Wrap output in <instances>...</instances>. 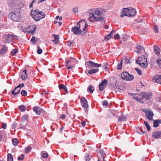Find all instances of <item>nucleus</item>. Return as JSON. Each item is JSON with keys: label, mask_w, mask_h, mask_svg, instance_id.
<instances>
[{"label": "nucleus", "mask_w": 161, "mask_h": 161, "mask_svg": "<svg viewBox=\"0 0 161 161\" xmlns=\"http://www.w3.org/2000/svg\"><path fill=\"white\" fill-rule=\"evenodd\" d=\"M103 151L102 149L100 150L98 152V153L101 154V156L103 158V160H104V157H103Z\"/></svg>", "instance_id": "3c124183"}, {"label": "nucleus", "mask_w": 161, "mask_h": 161, "mask_svg": "<svg viewBox=\"0 0 161 161\" xmlns=\"http://www.w3.org/2000/svg\"><path fill=\"white\" fill-rule=\"evenodd\" d=\"M68 42V45L69 46H70L71 44L73 42V41H68L67 42Z\"/></svg>", "instance_id": "774afa93"}, {"label": "nucleus", "mask_w": 161, "mask_h": 161, "mask_svg": "<svg viewBox=\"0 0 161 161\" xmlns=\"http://www.w3.org/2000/svg\"><path fill=\"white\" fill-rule=\"evenodd\" d=\"M24 158V156L23 154H22L19 155L18 158V160H22Z\"/></svg>", "instance_id": "8fccbe9b"}, {"label": "nucleus", "mask_w": 161, "mask_h": 161, "mask_svg": "<svg viewBox=\"0 0 161 161\" xmlns=\"http://www.w3.org/2000/svg\"><path fill=\"white\" fill-rule=\"evenodd\" d=\"M37 53L38 54H40L42 53V50L41 48H40L39 46L37 47Z\"/></svg>", "instance_id": "58836bf2"}, {"label": "nucleus", "mask_w": 161, "mask_h": 161, "mask_svg": "<svg viewBox=\"0 0 161 161\" xmlns=\"http://www.w3.org/2000/svg\"><path fill=\"white\" fill-rule=\"evenodd\" d=\"M42 157L44 158H47L48 157V154L47 153H43L42 154Z\"/></svg>", "instance_id": "13d9d810"}, {"label": "nucleus", "mask_w": 161, "mask_h": 161, "mask_svg": "<svg viewBox=\"0 0 161 161\" xmlns=\"http://www.w3.org/2000/svg\"><path fill=\"white\" fill-rule=\"evenodd\" d=\"M73 12L75 13H77L78 12V9L77 7H75L73 9Z\"/></svg>", "instance_id": "4d7b16f0"}, {"label": "nucleus", "mask_w": 161, "mask_h": 161, "mask_svg": "<svg viewBox=\"0 0 161 161\" xmlns=\"http://www.w3.org/2000/svg\"><path fill=\"white\" fill-rule=\"evenodd\" d=\"M112 36L111 35V34H108L106 36H105L104 38L103 39V41H106L107 40H108L109 39L111 38Z\"/></svg>", "instance_id": "a878e982"}, {"label": "nucleus", "mask_w": 161, "mask_h": 161, "mask_svg": "<svg viewBox=\"0 0 161 161\" xmlns=\"http://www.w3.org/2000/svg\"><path fill=\"white\" fill-rule=\"evenodd\" d=\"M146 62L147 63V59L144 55H142L139 57L137 59L136 61V63H138L139 62Z\"/></svg>", "instance_id": "2eb2a0df"}, {"label": "nucleus", "mask_w": 161, "mask_h": 161, "mask_svg": "<svg viewBox=\"0 0 161 161\" xmlns=\"http://www.w3.org/2000/svg\"><path fill=\"white\" fill-rule=\"evenodd\" d=\"M53 36L54 37V39L53 40V41L55 42V44H57L58 43V41L59 39V37L58 35L55 34H53Z\"/></svg>", "instance_id": "5701e85b"}, {"label": "nucleus", "mask_w": 161, "mask_h": 161, "mask_svg": "<svg viewBox=\"0 0 161 161\" xmlns=\"http://www.w3.org/2000/svg\"><path fill=\"white\" fill-rule=\"evenodd\" d=\"M108 103L107 101H104L103 103V105L105 106H107L108 105Z\"/></svg>", "instance_id": "0e129e2a"}, {"label": "nucleus", "mask_w": 161, "mask_h": 161, "mask_svg": "<svg viewBox=\"0 0 161 161\" xmlns=\"http://www.w3.org/2000/svg\"><path fill=\"white\" fill-rule=\"evenodd\" d=\"M20 11H14L9 13L8 17L13 21L18 22L19 21L21 18Z\"/></svg>", "instance_id": "7ed1b4c3"}, {"label": "nucleus", "mask_w": 161, "mask_h": 161, "mask_svg": "<svg viewBox=\"0 0 161 161\" xmlns=\"http://www.w3.org/2000/svg\"><path fill=\"white\" fill-rule=\"evenodd\" d=\"M108 65V64L106 62L103 63V64L102 65V66L103 68V69L107 70V66Z\"/></svg>", "instance_id": "de8ad7c7"}, {"label": "nucleus", "mask_w": 161, "mask_h": 161, "mask_svg": "<svg viewBox=\"0 0 161 161\" xmlns=\"http://www.w3.org/2000/svg\"><path fill=\"white\" fill-rule=\"evenodd\" d=\"M58 87L60 89H63L68 93V91L67 87L64 85L61 84L59 85Z\"/></svg>", "instance_id": "b1692460"}, {"label": "nucleus", "mask_w": 161, "mask_h": 161, "mask_svg": "<svg viewBox=\"0 0 161 161\" xmlns=\"http://www.w3.org/2000/svg\"><path fill=\"white\" fill-rule=\"evenodd\" d=\"M83 20H84V19H82V20H80L78 22H77L76 23V26H77V27H80V28H81V23L83 22Z\"/></svg>", "instance_id": "79ce46f5"}, {"label": "nucleus", "mask_w": 161, "mask_h": 161, "mask_svg": "<svg viewBox=\"0 0 161 161\" xmlns=\"http://www.w3.org/2000/svg\"><path fill=\"white\" fill-rule=\"evenodd\" d=\"M30 72V75L31 77H33L35 76H37V75H36L35 71H29Z\"/></svg>", "instance_id": "a19ab883"}, {"label": "nucleus", "mask_w": 161, "mask_h": 161, "mask_svg": "<svg viewBox=\"0 0 161 161\" xmlns=\"http://www.w3.org/2000/svg\"><path fill=\"white\" fill-rule=\"evenodd\" d=\"M20 91V89L18 88L16 86V87H15L14 89L12 91V94L14 95H16V94H17L19 93Z\"/></svg>", "instance_id": "412c9836"}, {"label": "nucleus", "mask_w": 161, "mask_h": 161, "mask_svg": "<svg viewBox=\"0 0 161 161\" xmlns=\"http://www.w3.org/2000/svg\"><path fill=\"white\" fill-rule=\"evenodd\" d=\"M21 94L22 96H25L27 95V92L25 90H23L21 91Z\"/></svg>", "instance_id": "a18cd8bd"}, {"label": "nucleus", "mask_w": 161, "mask_h": 161, "mask_svg": "<svg viewBox=\"0 0 161 161\" xmlns=\"http://www.w3.org/2000/svg\"><path fill=\"white\" fill-rule=\"evenodd\" d=\"M136 21L138 23H143L144 21V20L143 19H138L136 20Z\"/></svg>", "instance_id": "bf43d9fd"}, {"label": "nucleus", "mask_w": 161, "mask_h": 161, "mask_svg": "<svg viewBox=\"0 0 161 161\" xmlns=\"http://www.w3.org/2000/svg\"><path fill=\"white\" fill-rule=\"evenodd\" d=\"M130 94L133 97L134 99L142 103H143L146 101H148L151 98L152 96L151 93L148 92L142 93L140 94H136V95L131 93Z\"/></svg>", "instance_id": "f257e3e1"}, {"label": "nucleus", "mask_w": 161, "mask_h": 161, "mask_svg": "<svg viewBox=\"0 0 161 161\" xmlns=\"http://www.w3.org/2000/svg\"><path fill=\"white\" fill-rule=\"evenodd\" d=\"M33 110L38 115L40 114L42 109L39 107H36L33 108Z\"/></svg>", "instance_id": "a211bd4d"}, {"label": "nucleus", "mask_w": 161, "mask_h": 161, "mask_svg": "<svg viewBox=\"0 0 161 161\" xmlns=\"http://www.w3.org/2000/svg\"><path fill=\"white\" fill-rule=\"evenodd\" d=\"M154 51L156 54L158 56L160 54V50L159 48H158L157 46L154 45Z\"/></svg>", "instance_id": "4be33fe9"}, {"label": "nucleus", "mask_w": 161, "mask_h": 161, "mask_svg": "<svg viewBox=\"0 0 161 161\" xmlns=\"http://www.w3.org/2000/svg\"><path fill=\"white\" fill-rule=\"evenodd\" d=\"M129 8H123L122 10L120 16L122 17H124L125 16H128V14H129Z\"/></svg>", "instance_id": "ddd939ff"}, {"label": "nucleus", "mask_w": 161, "mask_h": 161, "mask_svg": "<svg viewBox=\"0 0 161 161\" xmlns=\"http://www.w3.org/2000/svg\"><path fill=\"white\" fill-rule=\"evenodd\" d=\"M142 111L145 113L146 117L149 121H151L153 120V117L154 115V114L151 109H142Z\"/></svg>", "instance_id": "0eeeda50"}, {"label": "nucleus", "mask_w": 161, "mask_h": 161, "mask_svg": "<svg viewBox=\"0 0 161 161\" xmlns=\"http://www.w3.org/2000/svg\"><path fill=\"white\" fill-rule=\"evenodd\" d=\"M2 126L3 129H5L7 128V124L3 123L2 124Z\"/></svg>", "instance_id": "052dcab7"}, {"label": "nucleus", "mask_w": 161, "mask_h": 161, "mask_svg": "<svg viewBox=\"0 0 161 161\" xmlns=\"http://www.w3.org/2000/svg\"><path fill=\"white\" fill-rule=\"evenodd\" d=\"M144 124L146 127L147 128V130L148 131H149L150 130V127L148 123L146 121H144Z\"/></svg>", "instance_id": "e433bc0d"}, {"label": "nucleus", "mask_w": 161, "mask_h": 161, "mask_svg": "<svg viewBox=\"0 0 161 161\" xmlns=\"http://www.w3.org/2000/svg\"><path fill=\"white\" fill-rule=\"evenodd\" d=\"M27 71H23L21 75V78L23 80H26L28 78Z\"/></svg>", "instance_id": "f3484780"}, {"label": "nucleus", "mask_w": 161, "mask_h": 161, "mask_svg": "<svg viewBox=\"0 0 161 161\" xmlns=\"http://www.w3.org/2000/svg\"><path fill=\"white\" fill-rule=\"evenodd\" d=\"M14 3H10L9 5V8L11 9H13V7H12V6L13 5H14Z\"/></svg>", "instance_id": "e2e57ef3"}, {"label": "nucleus", "mask_w": 161, "mask_h": 161, "mask_svg": "<svg viewBox=\"0 0 161 161\" xmlns=\"http://www.w3.org/2000/svg\"><path fill=\"white\" fill-rule=\"evenodd\" d=\"M159 123H161V119L154 120L153 122V126L154 127H157L158 126Z\"/></svg>", "instance_id": "aec40b11"}, {"label": "nucleus", "mask_w": 161, "mask_h": 161, "mask_svg": "<svg viewBox=\"0 0 161 161\" xmlns=\"http://www.w3.org/2000/svg\"><path fill=\"white\" fill-rule=\"evenodd\" d=\"M5 42L6 43H9L11 41V40L8 39V38H6V37L5 36Z\"/></svg>", "instance_id": "69168bd1"}, {"label": "nucleus", "mask_w": 161, "mask_h": 161, "mask_svg": "<svg viewBox=\"0 0 161 161\" xmlns=\"http://www.w3.org/2000/svg\"><path fill=\"white\" fill-rule=\"evenodd\" d=\"M88 90L91 93H92L94 90V87L92 85H90L88 87Z\"/></svg>", "instance_id": "c85d7f7f"}, {"label": "nucleus", "mask_w": 161, "mask_h": 161, "mask_svg": "<svg viewBox=\"0 0 161 161\" xmlns=\"http://www.w3.org/2000/svg\"><path fill=\"white\" fill-rule=\"evenodd\" d=\"M128 17H132L134 16L136 13L135 9L132 7L129 8Z\"/></svg>", "instance_id": "4468645a"}, {"label": "nucleus", "mask_w": 161, "mask_h": 161, "mask_svg": "<svg viewBox=\"0 0 161 161\" xmlns=\"http://www.w3.org/2000/svg\"><path fill=\"white\" fill-rule=\"evenodd\" d=\"M119 38V34L117 33L115 35L114 37V39H117Z\"/></svg>", "instance_id": "680f3d73"}, {"label": "nucleus", "mask_w": 161, "mask_h": 161, "mask_svg": "<svg viewBox=\"0 0 161 161\" xmlns=\"http://www.w3.org/2000/svg\"><path fill=\"white\" fill-rule=\"evenodd\" d=\"M41 11H40L38 9H36L35 10L33 11V15H35L36 14H38V13H40Z\"/></svg>", "instance_id": "6e6d98bb"}, {"label": "nucleus", "mask_w": 161, "mask_h": 161, "mask_svg": "<svg viewBox=\"0 0 161 161\" xmlns=\"http://www.w3.org/2000/svg\"><path fill=\"white\" fill-rule=\"evenodd\" d=\"M7 161H14L13 157L11 153H8V154Z\"/></svg>", "instance_id": "393cba45"}, {"label": "nucleus", "mask_w": 161, "mask_h": 161, "mask_svg": "<svg viewBox=\"0 0 161 161\" xmlns=\"http://www.w3.org/2000/svg\"><path fill=\"white\" fill-rule=\"evenodd\" d=\"M105 87V86H104L101 85V84H100L99 85V90L100 91H103L104 88Z\"/></svg>", "instance_id": "49530a36"}, {"label": "nucleus", "mask_w": 161, "mask_h": 161, "mask_svg": "<svg viewBox=\"0 0 161 161\" xmlns=\"http://www.w3.org/2000/svg\"><path fill=\"white\" fill-rule=\"evenodd\" d=\"M37 41V39H36V37L34 36H33L32 37L31 41L32 42L33 44H35Z\"/></svg>", "instance_id": "c756f323"}, {"label": "nucleus", "mask_w": 161, "mask_h": 161, "mask_svg": "<svg viewBox=\"0 0 161 161\" xmlns=\"http://www.w3.org/2000/svg\"><path fill=\"white\" fill-rule=\"evenodd\" d=\"M109 80L111 82V86L114 89H118L122 90V87L117 85V83L119 80V79L112 76L109 78Z\"/></svg>", "instance_id": "20e7f679"}, {"label": "nucleus", "mask_w": 161, "mask_h": 161, "mask_svg": "<svg viewBox=\"0 0 161 161\" xmlns=\"http://www.w3.org/2000/svg\"><path fill=\"white\" fill-rule=\"evenodd\" d=\"M156 63L159 66L161 65V59L159 58L156 60Z\"/></svg>", "instance_id": "603ef678"}, {"label": "nucleus", "mask_w": 161, "mask_h": 161, "mask_svg": "<svg viewBox=\"0 0 161 161\" xmlns=\"http://www.w3.org/2000/svg\"><path fill=\"white\" fill-rule=\"evenodd\" d=\"M107 80L106 79L103 80L100 83L101 85L104 86H107Z\"/></svg>", "instance_id": "ea45409f"}, {"label": "nucleus", "mask_w": 161, "mask_h": 161, "mask_svg": "<svg viewBox=\"0 0 161 161\" xmlns=\"http://www.w3.org/2000/svg\"><path fill=\"white\" fill-rule=\"evenodd\" d=\"M123 60L122 59L120 61V64H118L117 66V69L118 70H121L122 69V65L123 64Z\"/></svg>", "instance_id": "2f4dec72"}, {"label": "nucleus", "mask_w": 161, "mask_h": 161, "mask_svg": "<svg viewBox=\"0 0 161 161\" xmlns=\"http://www.w3.org/2000/svg\"><path fill=\"white\" fill-rule=\"evenodd\" d=\"M28 116L27 115H24L22 116V120L23 121L26 120L28 118Z\"/></svg>", "instance_id": "09e8293b"}, {"label": "nucleus", "mask_w": 161, "mask_h": 161, "mask_svg": "<svg viewBox=\"0 0 161 161\" xmlns=\"http://www.w3.org/2000/svg\"><path fill=\"white\" fill-rule=\"evenodd\" d=\"M154 31L156 33H158V28L157 25L154 26L153 29Z\"/></svg>", "instance_id": "5fc2aeb1"}, {"label": "nucleus", "mask_w": 161, "mask_h": 161, "mask_svg": "<svg viewBox=\"0 0 161 161\" xmlns=\"http://www.w3.org/2000/svg\"><path fill=\"white\" fill-rule=\"evenodd\" d=\"M12 142L14 146H16L18 145V142L17 139L13 138L12 140Z\"/></svg>", "instance_id": "cd10ccee"}, {"label": "nucleus", "mask_w": 161, "mask_h": 161, "mask_svg": "<svg viewBox=\"0 0 161 161\" xmlns=\"http://www.w3.org/2000/svg\"><path fill=\"white\" fill-rule=\"evenodd\" d=\"M81 28L80 27L75 26L73 27L71 29V31L75 35H79L81 33Z\"/></svg>", "instance_id": "9d476101"}, {"label": "nucleus", "mask_w": 161, "mask_h": 161, "mask_svg": "<svg viewBox=\"0 0 161 161\" xmlns=\"http://www.w3.org/2000/svg\"><path fill=\"white\" fill-rule=\"evenodd\" d=\"M86 67H88L89 68L91 69L89 70H98L97 69H94V68H98L101 66V64H98L95 63L92 61H89L85 63Z\"/></svg>", "instance_id": "39448f33"}, {"label": "nucleus", "mask_w": 161, "mask_h": 161, "mask_svg": "<svg viewBox=\"0 0 161 161\" xmlns=\"http://www.w3.org/2000/svg\"><path fill=\"white\" fill-rule=\"evenodd\" d=\"M136 48L137 49L139 50H142V49H143V50H144V48L142 46H140L139 45H137V47H136Z\"/></svg>", "instance_id": "864d4df0"}, {"label": "nucleus", "mask_w": 161, "mask_h": 161, "mask_svg": "<svg viewBox=\"0 0 161 161\" xmlns=\"http://www.w3.org/2000/svg\"><path fill=\"white\" fill-rule=\"evenodd\" d=\"M5 36L6 37V38H8L10 40L12 39L14 37V35L9 34L6 35Z\"/></svg>", "instance_id": "72a5a7b5"}, {"label": "nucleus", "mask_w": 161, "mask_h": 161, "mask_svg": "<svg viewBox=\"0 0 161 161\" xmlns=\"http://www.w3.org/2000/svg\"><path fill=\"white\" fill-rule=\"evenodd\" d=\"M18 52V50L17 49H13L11 52V54L12 55V56H13L15 55Z\"/></svg>", "instance_id": "f704fd0d"}, {"label": "nucleus", "mask_w": 161, "mask_h": 161, "mask_svg": "<svg viewBox=\"0 0 161 161\" xmlns=\"http://www.w3.org/2000/svg\"><path fill=\"white\" fill-rule=\"evenodd\" d=\"M80 101L82 107L86 108L85 111L87 113L88 111V109L87 108H88L89 106L87 103V100L85 97H82L81 98Z\"/></svg>", "instance_id": "1a4fd4ad"}, {"label": "nucleus", "mask_w": 161, "mask_h": 161, "mask_svg": "<svg viewBox=\"0 0 161 161\" xmlns=\"http://www.w3.org/2000/svg\"><path fill=\"white\" fill-rule=\"evenodd\" d=\"M152 136L154 138H157L161 137V131H157L153 132Z\"/></svg>", "instance_id": "dca6fc26"}, {"label": "nucleus", "mask_w": 161, "mask_h": 161, "mask_svg": "<svg viewBox=\"0 0 161 161\" xmlns=\"http://www.w3.org/2000/svg\"><path fill=\"white\" fill-rule=\"evenodd\" d=\"M33 29L29 31V32L31 33L32 35H33L35 31H36V27L35 25H33Z\"/></svg>", "instance_id": "4c0bfd02"}, {"label": "nucleus", "mask_w": 161, "mask_h": 161, "mask_svg": "<svg viewBox=\"0 0 161 161\" xmlns=\"http://www.w3.org/2000/svg\"><path fill=\"white\" fill-rule=\"evenodd\" d=\"M70 62V61H66V66L67 67V69H70L72 67V66L70 65L69 64V63Z\"/></svg>", "instance_id": "c9c22d12"}, {"label": "nucleus", "mask_w": 161, "mask_h": 161, "mask_svg": "<svg viewBox=\"0 0 161 161\" xmlns=\"http://www.w3.org/2000/svg\"><path fill=\"white\" fill-rule=\"evenodd\" d=\"M24 86V83H21L17 86L18 88H20V87H23Z\"/></svg>", "instance_id": "338daca9"}, {"label": "nucleus", "mask_w": 161, "mask_h": 161, "mask_svg": "<svg viewBox=\"0 0 161 161\" xmlns=\"http://www.w3.org/2000/svg\"><path fill=\"white\" fill-rule=\"evenodd\" d=\"M84 24L85 27L81 30V33L80 34L82 36H85L86 33L87 31V28L88 27V25L86 22L85 21H84V22L82 24Z\"/></svg>", "instance_id": "9b49d317"}, {"label": "nucleus", "mask_w": 161, "mask_h": 161, "mask_svg": "<svg viewBox=\"0 0 161 161\" xmlns=\"http://www.w3.org/2000/svg\"><path fill=\"white\" fill-rule=\"evenodd\" d=\"M31 147H28L25 148V152L26 153H28L31 150Z\"/></svg>", "instance_id": "37998d69"}, {"label": "nucleus", "mask_w": 161, "mask_h": 161, "mask_svg": "<svg viewBox=\"0 0 161 161\" xmlns=\"http://www.w3.org/2000/svg\"><path fill=\"white\" fill-rule=\"evenodd\" d=\"M1 49H0V55L4 54L7 50V48L5 45H3Z\"/></svg>", "instance_id": "6ab92c4d"}, {"label": "nucleus", "mask_w": 161, "mask_h": 161, "mask_svg": "<svg viewBox=\"0 0 161 161\" xmlns=\"http://www.w3.org/2000/svg\"><path fill=\"white\" fill-rule=\"evenodd\" d=\"M118 121L120 122H122V121L125 120V116H123V115L120 116V117H118Z\"/></svg>", "instance_id": "473e14b6"}, {"label": "nucleus", "mask_w": 161, "mask_h": 161, "mask_svg": "<svg viewBox=\"0 0 161 161\" xmlns=\"http://www.w3.org/2000/svg\"><path fill=\"white\" fill-rule=\"evenodd\" d=\"M120 76L121 78L126 80H131L134 79V76L130 75L127 72L124 71L121 74Z\"/></svg>", "instance_id": "6e6552de"}, {"label": "nucleus", "mask_w": 161, "mask_h": 161, "mask_svg": "<svg viewBox=\"0 0 161 161\" xmlns=\"http://www.w3.org/2000/svg\"><path fill=\"white\" fill-rule=\"evenodd\" d=\"M30 15L34 20L36 21H38L40 19L44 18L46 15L45 13L42 11H41L40 13H38V14H36L34 15H33L32 9Z\"/></svg>", "instance_id": "423d86ee"}, {"label": "nucleus", "mask_w": 161, "mask_h": 161, "mask_svg": "<svg viewBox=\"0 0 161 161\" xmlns=\"http://www.w3.org/2000/svg\"><path fill=\"white\" fill-rule=\"evenodd\" d=\"M137 64H139L141 67L143 68H145L147 67V65L146 63H144L143 62H139Z\"/></svg>", "instance_id": "bb28decb"}, {"label": "nucleus", "mask_w": 161, "mask_h": 161, "mask_svg": "<svg viewBox=\"0 0 161 161\" xmlns=\"http://www.w3.org/2000/svg\"><path fill=\"white\" fill-rule=\"evenodd\" d=\"M19 109L21 112H24L25 111V107L24 105H21L19 107Z\"/></svg>", "instance_id": "7c9ffc66"}, {"label": "nucleus", "mask_w": 161, "mask_h": 161, "mask_svg": "<svg viewBox=\"0 0 161 161\" xmlns=\"http://www.w3.org/2000/svg\"><path fill=\"white\" fill-rule=\"evenodd\" d=\"M153 82H155L161 84V75H155L152 79Z\"/></svg>", "instance_id": "f8f14e48"}, {"label": "nucleus", "mask_w": 161, "mask_h": 161, "mask_svg": "<svg viewBox=\"0 0 161 161\" xmlns=\"http://www.w3.org/2000/svg\"><path fill=\"white\" fill-rule=\"evenodd\" d=\"M87 13L89 14V16H93L95 21H98L104 19V16L101 12L99 10L91 9L88 10Z\"/></svg>", "instance_id": "f03ea898"}, {"label": "nucleus", "mask_w": 161, "mask_h": 161, "mask_svg": "<svg viewBox=\"0 0 161 161\" xmlns=\"http://www.w3.org/2000/svg\"><path fill=\"white\" fill-rule=\"evenodd\" d=\"M90 154L89 153L86 154L85 155V159L86 161H89L90 158L89 157Z\"/></svg>", "instance_id": "c03bdc74"}]
</instances>
